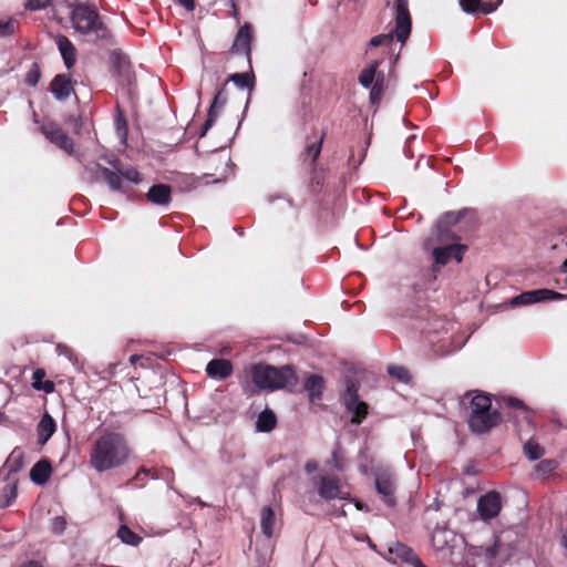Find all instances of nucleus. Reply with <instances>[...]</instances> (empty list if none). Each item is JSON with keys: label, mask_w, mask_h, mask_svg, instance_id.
I'll return each mask as SVG.
<instances>
[{"label": "nucleus", "mask_w": 567, "mask_h": 567, "mask_svg": "<svg viewBox=\"0 0 567 567\" xmlns=\"http://www.w3.org/2000/svg\"><path fill=\"white\" fill-rule=\"evenodd\" d=\"M40 79V72L37 64H33L32 68L29 70L25 76V82L31 85L35 86Z\"/></svg>", "instance_id": "a18cd8bd"}, {"label": "nucleus", "mask_w": 567, "mask_h": 567, "mask_svg": "<svg viewBox=\"0 0 567 567\" xmlns=\"http://www.w3.org/2000/svg\"><path fill=\"white\" fill-rule=\"evenodd\" d=\"M466 246L453 244L445 247H436L432 251L434 262L439 266H445L451 259L461 262L463 259Z\"/></svg>", "instance_id": "4468645a"}, {"label": "nucleus", "mask_w": 567, "mask_h": 567, "mask_svg": "<svg viewBox=\"0 0 567 567\" xmlns=\"http://www.w3.org/2000/svg\"><path fill=\"white\" fill-rule=\"evenodd\" d=\"M381 60H374L362 69L358 76L359 83L370 90V102L379 105L385 89V74L379 70Z\"/></svg>", "instance_id": "20e7f679"}, {"label": "nucleus", "mask_w": 567, "mask_h": 567, "mask_svg": "<svg viewBox=\"0 0 567 567\" xmlns=\"http://www.w3.org/2000/svg\"><path fill=\"white\" fill-rule=\"evenodd\" d=\"M277 423V417L271 410L266 409L262 411L257 419L256 422V431L257 432H270Z\"/></svg>", "instance_id": "a878e982"}, {"label": "nucleus", "mask_w": 567, "mask_h": 567, "mask_svg": "<svg viewBox=\"0 0 567 567\" xmlns=\"http://www.w3.org/2000/svg\"><path fill=\"white\" fill-rule=\"evenodd\" d=\"M347 389L343 394V401L347 410L351 412L352 419L351 422L354 424H360L368 415V404L359 399V383L348 378L346 380Z\"/></svg>", "instance_id": "423d86ee"}, {"label": "nucleus", "mask_w": 567, "mask_h": 567, "mask_svg": "<svg viewBox=\"0 0 567 567\" xmlns=\"http://www.w3.org/2000/svg\"><path fill=\"white\" fill-rule=\"evenodd\" d=\"M467 425L472 433L485 434L502 422L498 410L492 409L491 395L481 391H468L464 399L470 398Z\"/></svg>", "instance_id": "f03ea898"}, {"label": "nucleus", "mask_w": 567, "mask_h": 567, "mask_svg": "<svg viewBox=\"0 0 567 567\" xmlns=\"http://www.w3.org/2000/svg\"><path fill=\"white\" fill-rule=\"evenodd\" d=\"M330 464L334 470L339 472L344 470L346 461L338 450L332 452Z\"/></svg>", "instance_id": "79ce46f5"}, {"label": "nucleus", "mask_w": 567, "mask_h": 567, "mask_svg": "<svg viewBox=\"0 0 567 567\" xmlns=\"http://www.w3.org/2000/svg\"><path fill=\"white\" fill-rule=\"evenodd\" d=\"M375 489L386 506L394 507L396 505V478L394 474L389 471H378L375 473Z\"/></svg>", "instance_id": "9d476101"}, {"label": "nucleus", "mask_w": 567, "mask_h": 567, "mask_svg": "<svg viewBox=\"0 0 567 567\" xmlns=\"http://www.w3.org/2000/svg\"><path fill=\"white\" fill-rule=\"evenodd\" d=\"M299 380L291 365L286 364V391H295Z\"/></svg>", "instance_id": "e433bc0d"}, {"label": "nucleus", "mask_w": 567, "mask_h": 567, "mask_svg": "<svg viewBox=\"0 0 567 567\" xmlns=\"http://www.w3.org/2000/svg\"><path fill=\"white\" fill-rule=\"evenodd\" d=\"M227 103V92H226V83L217 91L215 97L209 106L207 118L202 127L199 136L203 137L206 135L207 131L213 126L215 121L217 120L220 110Z\"/></svg>", "instance_id": "dca6fc26"}, {"label": "nucleus", "mask_w": 567, "mask_h": 567, "mask_svg": "<svg viewBox=\"0 0 567 567\" xmlns=\"http://www.w3.org/2000/svg\"><path fill=\"white\" fill-rule=\"evenodd\" d=\"M146 196L152 204L164 206L171 202L172 189L166 184H156L150 188Z\"/></svg>", "instance_id": "412c9836"}, {"label": "nucleus", "mask_w": 567, "mask_h": 567, "mask_svg": "<svg viewBox=\"0 0 567 567\" xmlns=\"http://www.w3.org/2000/svg\"><path fill=\"white\" fill-rule=\"evenodd\" d=\"M252 382L260 389H277L282 386L284 377L270 367L256 364L251 369Z\"/></svg>", "instance_id": "6e6552de"}, {"label": "nucleus", "mask_w": 567, "mask_h": 567, "mask_svg": "<svg viewBox=\"0 0 567 567\" xmlns=\"http://www.w3.org/2000/svg\"><path fill=\"white\" fill-rule=\"evenodd\" d=\"M56 45L63 58L65 66L71 69L76 60V50L73 43L65 35H58Z\"/></svg>", "instance_id": "5701e85b"}, {"label": "nucleus", "mask_w": 567, "mask_h": 567, "mask_svg": "<svg viewBox=\"0 0 567 567\" xmlns=\"http://www.w3.org/2000/svg\"><path fill=\"white\" fill-rule=\"evenodd\" d=\"M131 447L118 432H107L96 437L89 451L90 466L97 473L120 468L130 461Z\"/></svg>", "instance_id": "f257e3e1"}, {"label": "nucleus", "mask_w": 567, "mask_h": 567, "mask_svg": "<svg viewBox=\"0 0 567 567\" xmlns=\"http://www.w3.org/2000/svg\"><path fill=\"white\" fill-rule=\"evenodd\" d=\"M395 38L404 44L412 30V18L409 11V0H395Z\"/></svg>", "instance_id": "1a4fd4ad"}, {"label": "nucleus", "mask_w": 567, "mask_h": 567, "mask_svg": "<svg viewBox=\"0 0 567 567\" xmlns=\"http://www.w3.org/2000/svg\"><path fill=\"white\" fill-rule=\"evenodd\" d=\"M563 544H564L565 548L567 549V535H564Z\"/></svg>", "instance_id": "680f3d73"}, {"label": "nucleus", "mask_w": 567, "mask_h": 567, "mask_svg": "<svg viewBox=\"0 0 567 567\" xmlns=\"http://www.w3.org/2000/svg\"><path fill=\"white\" fill-rule=\"evenodd\" d=\"M51 92L59 101H65L73 92L72 81L68 74H58L51 82Z\"/></svg>", "instance_id": "6ab92c4d"}, {"label": "nucleus", "mask_w": 567, "mask_h": 567, "mask_svg": "<svg viewBox=\"0 0 567 567\" xmlns=\"http://www.w3.org/2000/svg\"><path fill=\"white\" fill-rule=\"evenodd\" d=\"M503 0H460V6L466 13L489 14L494 12Z\"/></svg>", "instance_id": "f3484780"}, {"label": "nucleus", "mask_w": 567, "mask_h": 567, "mask_svg": "<svg viewBox=\"0 0 567 567\" xmlns=\"http://www.w3.org/2000/svg\"><path fill=\"white\" fill-rule=\"evenodd\" d=\"M94 176L96 179L102 178L112 190L122 189V179L118 171L113 172L107 167H103L100 164H95Z\"/></svg>", "instance_id": "4be33fe9"}, {"label": "nucleus", "mask_w": 567, "mask_h": 567, "mask_svg": "<svg viewBox=\"0 0 567 567\" xmlns=\"http://www.w3.org/2000/svg\"><path fill=\"white\" fill-rule=\"evenodd\" d=\"M505 404L507 408L516 409L520 411L525 416V419H528V409L524 404L523 401L516 399V398H507L505 399Z\"/></svg>", "instance_id": "a19ab883"}, {"label": "nucleus", "mask_w": 567, "mask_h": 567, "mask_svg": "<svg viewBox=\"0 0 567 567\" xmlns=\"http://www.w3.org/2000/svg\"><path fill=\"white\" fill-rule=\"evenodd\" d=\"M396 554L406 563H410L414 567L422 566L421 559L417 557V555L408 546L405 545H398Z\"/></svg>", "instance_id": "c756f323"}, {"label": "nucleus", "mask_w": 567, "mask_h": 567, "mask_svg": "<svg viewBox=\"0 0 567 567\" xmlns=\"http://www.w3.org/2000/svg\"><path fill=\"white\" fill-rule=\"evenodd\" d=\"M324 185V176L322 172L317 171L316 168L312 172V176L309 182V192L313 195H319Z\"/></svg>", "instance_id": "473e14b6"}, {"label": "nucleus", "mask_w": 567, "mask_h": 567, "mask_svg": "<svg viewBox=\"0 0 567 567\" xmlns=\"http://www.w3.org/2000/svg\"><path fill=\"white\" fill-rule=\"evenodd\" d=\"M565 277H564V285L560 286V289H567V272L564 274Z\"/></svg>", "instance_id": "13d9d810"}, {"label": "nucleus", "mask_w": 567, "mask_h": 567, "mask_svg": "<svg viewBox=\"0 0 567 567\" xmlns=\"http://www.w3.org/2000/svg\"><path fill=\"white\" fill-rule=\"evenodd\" d=\"M555 282L560 288V286L564 285V279L560 280V279L557 278V279H555Z\"/></svg>", "instance_id": "052dcab7"}, {"label": "nucleus", "mask_w": 567, "mask_h": 567, "mask_svg": "<svg viewBox=\"0 0 567 567\" xmlns=\"http://www.w3.org/2000/svg\"><path fill=\"white\" fill-rule=\"evenodd\" d=\"M326 134L322 133L319 137H316L315 141L308 142L306 146V153L311 157V165L315 166L316 162L321 153L322 143Z\"/></svg>", "instance_id": "cd10ccee"}, {"label": "nucleus", "mask_w": 567, "mask_h": 567, "mask_svg": "<svg viewBox=\"0 0 567 567\" xmlns=\"http://www.w3.org/2000/svg\"><path fill=\"white\" fill-rule=\"evenodd\" d=\"M112 165L118 171L121 179L124 178L135 184L141 182V175L136 168L132 166L121 167L118 161L113 162Z\"/></svg>", "instance_id": "c85d7f7f"}, {"label": "nucleus", "mask_w": 567, "mask_h": 567, "mask_svg": "<svg viewBox=\"0 0 567 567\" xmlns=\"http://www.w3.org/2000/svg\"><path fill=\"white\" fill-rule=\"evenodd\" d=\"M44 375H45V372L41 369H38L33 372V384L32 385L34 389H40L41 381L44 378Z\"/></svg>", "instance_id": "de8ad7c7"}, {"label": "nucleus", "mask_w": 567, "mask_h": 567, "mask_svg": "<svg viewBox=\"0 0 567 567\" xmlns=\"http://www.w3.org/2000/svg\"><path fill=\"white\" fill-rule=\"evenodd\" d=\"M324 380L319 374H309L303 381L302 390L308 393L310 403L315 404L322 398Z\"/></svg>", "instance_id": "a211bd4d"}, {"label": "nucleus", "mask_w": 567, "mask_h": 567, "mask_svg": "<svg viewBox=\"0 0 567 567\" xmlns=\"http://www.w3.org/2000/svg\"><path fill=\"white\" fill-rule=\"evenodd\" d=\"M54 529L62 532L64 529V520L61 517L54 519Z\"/></svg>", "instance_id": "603ef678"}, {"label": "nucleus", "mask_w": 567, "mask_h": 567, "mask_svg": "<svg viewBox=\"0 0 567 567\" xmlns=\"http://www.w3.org/2000/svg\"><path fill=\"white\" fill-rule=\"evenodd\" d=\"M319 496L330 502L332 499H349L350 493L343 489L340 478L333 475H318L312 478Z\"/></svg>", "instance_id": "39448f33"}, {"label": "nucleus", "mask_w": 567, "mask_h": 567, "mask_svg": "<svg viewBox=\"0 0 567 567\" xmlns=\"http://www.w3.org/2000/svg\"><path fill=\"white\" fill-rule=\"evenodd\" d=\"M275 514L270 507H264L261 511L260 526L262 534L268 540L274 535Z\"/></svg>", "instance_id": "bb28decb"}, {"label": "nucleus", "mask_w": 567, "mask_h": 567, "mask_svg": "<svg viewBox=\"0 0 567 567\" xmlns=\"http://www.w3.org/2000/svg\"><path fill=\"white\" fill-rule=\"evenodd\" d=\"M39 390H43L45 393H51L54 390V383L52 381L41 382V386Z\"/></svg>", "instance_id": "3c124183"}, {"label": "nucleus", "mask_w": 567, "mask_h": 567, "mask_svg": "<svg viewBox=\"0 0 567 567\" xmlns=\"http://www.w3.org/2000/svg\"><path fill=\"white\" fill-rule=\"evenodd\" d=\"M115 127H116V134L120 137V140L125 143L126 136H127V123L124 118L123 114L118 112L116 120H115Z\"/></svg>", "instance_id": "4c0bfd02"}, {"label": "nucleus", "mask_w": 567, "mask_h": 567, "mask_svg": "<svg viewBox=\"0 0 567 567\" xmlns=\"http://www.w3.org/2000/svg\"><path fill=\"white\" fill-rule=\"evenodd\" d=\"M416 567H426L424 564H422V566H416Z\"/></svg>", "instance_id": "0e129e2a"}, {"label": "nucleus", "mask_w": 567, "mask_h": 567, "mask_svg": "<svg viewBox=\"0 0 567 567\" xmlns=\"http://www.w3.org/2000/svg\"><path fill=\"white\" fill-rule=\"evenodd\" d=\"M137 360H138V355H136V354H133V355H131V358H130V361H131L132 363L136 362Z\"/></svg>", "instance_id": "bf43d9fd"}, {"label": "nucleus", "mask_w": 567, "mask_h": 567, "mask_svg": "<svg viewBox=\"0 0 567 567\" xmlns=\"http://www.w3.org/2000/svg\"><path fill=\"white\" fill-rule=\"evenodd\" d=\"M117 537L127 545L136 546L142 542V538L132 532L126 525H122L117 530Z\"/></svg>", "instance_id": "7c9ffc66"}, {"label": "nucleus", "mask_w": 567, "mask_h": 567, "mask_svg": "<svg viewBox=\"0 0 567 567\" xmlns=\"http://www.w3.org/2000/svg\"><path fill=\"white\" fill-rule=\"evenodd\" d=\"M462 215H463L462 212H460V213L450 212V213L445 214L444 218H445L446 223H449V224H456L462 218Z\"/></svg>", "instance_id": "8fccbe9b"}, {"label": "nucleus", "mask_w": 567, "mask_h": 567, "mask_svg": "<svg viewBox=\"0 0 567 567\" xmlns=\"http://www.w3.org/2000/svg\"><path fill=\"white\" fill-rule=\"evenodd\" d=\"M558 466V463L555 460H542L536 465V471L540 473L543 476H547L551 474Z\"/></svg>", "instance_id": "c9c22d12"}, {"label": "nucleus", "mask_w": 567, "mask_h": 567, "mask_svg": "<svg viewBox=\"0 0 567 567\" xmlns=\"http://www.w3.org/2000/svg\"><path fill=\"white\" fill-rule=\"evenodd\" d=\"M229 80L234 82L239 89H248V92L252 90L251 79L248 73H235Z\"/></svg>", "instance_id": "72a5a7b5"}, {"label": "nucleus", "mask_w": 567, "mask_h": 567, "mask_svg": "<svg viewBox=\"0 0 567 567\" xmlns=\"http://www.w3.org/2000/svg\"><path fill=\"white\" fill-rule=\"evenodd\" d=\"M42 133L44 136L58 147L63 150L65 153L72 155L74 152V145L72 140L64 133L62 128L54 124H48L42 126Z\"/></svg>", "instance_id": "ddd939ff"}, {"label": "nucleus", "mask_w": 567, "mask_h": 567, "mask_svg": "<svg viewBox=\"0 0 567 567\" xmlns=\"http://www.w3.org/2000/svg\"><path fill=\"white\" fill-rule=\"evenodd\" d=\"M355 507L360 511L365 509L368 511V507L363 505L361 502H355Z\"/></svg>", "instance_id": "4d7b16f0"}, {"label": "nucleus", "mask_w": 567, "mask_h": 567, "mask_svg": "<svg viewBox=\"0 0 567 567\" xmlns=\"http://www.w3.org/2000/svg\"><path fill=\"white\" fill-rule=\"evenodd\" d=\"M523 450H524V454L530 461H536V460L540 458L544 454V449L536 441H533V440H528L524 444Z\"/></svg>", "instance_id": "2f4dec72"}, {"label": "nucleus", "mask_w": 567, "mask_h": 567, "mask_svg": "<svg viewBox=\"0 0 567 567\" xmlns=\"http://www.w3.org/2000/svg\"><path fill=\"white\" fill-rule=\"evenodd\" d=\"M316 470H317V463H315V462H308V463L306 464V471H307L308 473H311V472H313V471H316Z\"/></svg>", "instance_id": "5fc2aeb1"}, {"label": "nucleus", "mask_w": 567, "mask_h": 567, "mask_svg": "<svg viewBox=\"0 0 567 567\" xmlns=\"http://www.w3.org/2000/svg\"><path fill=\"white\" fill-rule=\"evenodd\" d=\"M52 472L51 464L45 461L37 462L30 471V478L38 485H43L48 482Z\"/></svg>", "instance_id": "393cba45"}, {"label": "nucleus", "mask_w": 567, "mask_h": 567, "mask_svg": "<svg viewBox=\"0 0 567 567\" xmlns=\"http://www.w3.org/2000/svg\"><path fill=\"white\" fill-rule=\"evenodd\" d=\"M388 372L390 375H392L403 382H405L410 379L409 371L403 367L391 365V367H389Z\"/></svg>", "instance_id": "ea45409f"}, {"label": "nucleus", "mask_w": 567, "mask_h": 567, "mask_svg": "<svg viewBox=\"0 0 567 567\" xmlns=\"http://www.w3.org/2000/svg\"><path fill=\"white\" fill-rule=\"evenodd\" d=\"M499 539L496 538L494 544L484 548V555L486 559H495L499 553Z\"/></svg>", "instance_id": "49530a36"}, {"label": "nucleus", "mask_w": 567, "mask_h": 567, "mask_svg": "<svg viewBox=\"0 0 567 567\" xmlns=\"http://www.w3.org/2000/svg\"><path fill=\"white\" fill-rule=\"evenodd\" d=\"M307 341H308V338L305 334H297L296 337L286 334V342H292L295 344H306Z\"/></svg>", "instance_id": "09e8293b"}, {"label": "nucleus", "mask_w": 567, "mask_h": 567, "mask_svg": "<svg viewBox=\"0 0 567 567\" xmlns=\"http://www.w3.org/2000/svg\"><path fill=\"white\" fill-rule=\"evenodd\" d=\"M55 426L56 425L54 419L49 413H45L37 427L38 442L41 445L45 444L50 440L55 431Z\"/></svg>", "instance_id": "b1692460"}, {"label": "nucleus", "mask_w": 567, "mask_h": 567, "mask_svg": "<svg viewBox=\"0 0 567 567\" xmlns=\"http://www.w3.org/2000/svg\"><path fill=\"white\" fill-rule=\"evenodd\" d=\"M51 0H27L25 8L31 11L42 10L49 7Z\"/></svg>", "instance_id": "37998d69"}, {"label": "nucleus", "mask_w": 567, "mask_h": 567, "mask_svg": "<svg viewBox=\"0 0 567 567\" xmlns=\"http://www.w3.org/2000/svg\"><path fill=\"white\" fill-rule=\"evenodd\" d=\"M502 509V497L496 491H491L481 496L477 502V511L485 520L495 518Z\"/></svg>", "instance_id": "f8f14e48"}, {"label": "nucleus", "mask_w": 567, "mask_h": 567, "mask_svg": "<svg viewBox=\"0 0 567 567\" xmlns=\"http://www.w3.org/2000/svg\"><path fill=\"white\" fill-rule=\"evenodd\" d=\"M70 8L71 23L76 32L92 37L94 40H105L110 37V31L94 6L76 3L70 4Z\"/></svg>", "instance_id": "7ed1b4c3"}, {"label": "nucleus", "mask_w": 567, "mask_h": 567, "mask_svg": "<svg viewBox=\"0 0 567 567\" xmlns=\"http://www.w3.org/2000/svg\"><path fill=\"white\" fill-rule=\"evenodd\" d=\"M567 295H563L550 289H535L519 293L511 300L513 307L527 306L548 300H564Z\"/></svg>", "instance_id": "9b49d317"}, {"label": "nucleus", "mask_w": 567, "mask_h": 567, "mask_svg": "<svg viewBox=\"0 0 567 567\" xmlns=\"http://www.w3.org/2000/svg\"><path fill=\"white\" fill-rule=\"evenodd\" d=\"M143 472V473H146L147 471L145 468H141V471L138 472V474Z\"/></svg>", "instance_id": "e2e57ef3"}, {"label": "nucleus", "mask_w": 567, "mask_h": 567, "mask_svg": "<svg viewBox=\"0 0 567 567\" xmlns=\"http://www.w3.org/2000/svg\"><path fill=\"white\" fill-rule=\"evenodd\" d=\"M256 553L259 555V557H258V563H259L260 565H266V564L270 560V558H271L272 549H271V547H270V545H269V544H266V545L262 547V549H261V551H260V553H259V549H258V548H256Z\"/></svg>", "instance_id": "c03bdc74"}, {"label": "nucleus", "mask_w": 567, "mask_h": 567, "mask_svg": "<svg viewBox=\"0 0 567 567\" xmlns=\"http://www.w3.org/2000/svg\"><path fill=\"white\" fill-rule=\"evenodd\" d=\"M20 567H43V566L39 561L29 560V561L22 564Z\"/></svg>", "instance_id": "864d4df0"}, {"label": "nucleus", "mask_w": 567, "mask_h": 567, "mask_svg": "<svg viewBox=\"0 0 567 567\" xmlns=\"http://www.w3.org/2000/svg\"><path fill=\"white\" fill-rule=\"evenodd\" d=\"M394 37H395V32L375 35L370 40L369 45L372 48H377L380 45H390L392 43Z\"/></svg>", "instance_id": "f704fd0d"}, {"label": "nucleus", "mask_w": 567, "mask_h": 567, "mask_svg": "<svg viewBox=\"0 0 567 567\" xmlns=\"http://www.w3.org/2000/svg\"><path fill=\"white\" fill-rule=\"evenodd\" d=\"M559 271L560 274H567V259L560 266Z\"/></svg>", "instance_id": "6e6d98bb"}, {"label": "nucleus", "mask_w": 567, "mask_h": 567, "mask_svg": "<svg viewBox=\"0 0 567 567\" xmlns=\"http://www.w3.org/2000/svg\"><path fill=\"white\" fill-rule=\"evenodd\" d=\"M432 546L439 553H442L444 557L453 559L455 548L458 543H463V539L455 533L446 528H436L432 534Z\"/></svg>", "instance_id": "0eeeda50"}, {"label": "nucleus", "mask_w": 567, "mask_h": 567, "mask_svg": "<svg viewBox=\"0 0 567 567\" xmlns=\"http://www.w3.org/2000/svg\"><path fill=\"white\" fill-rule=\"evenodd\" d=\"M231 372L233 365L230 361L226 359H213L206 367L208 377L216 380H224L228 378Z\"/></svg>", "instance_id": "aec40b11"}, {"label": "nucleus", "mask_w": 567, "mask_h": 567, "mask_svg": "<svg viewBox=\"0 0 567 567\" xmlns=\"http://www.w3.org/2000/svg\"><path fill=\"white\" fill-rule=\"evenodd\" d=\"M252 40V27L250 23H245L240 27L235 35L231 52L235 54H244L248 60L250 59Z\"/></svg>", "instance_id": "2eb2a0df"}, {"label": "nucleus", "mask_w": 567, "mask_h": 567, "mask_svg": "<svg viewBox=\"0 0 567 567\" xmlns=\"http://www.w3.org/2000/svg\"><path fill=\"white\" fill-rule=\"evenodd\" d=\"M18 22L14 19L0 21V38L11 35L16 32Z\"/></svg>", "instance_id": "58836bf2"}]
</instances>
